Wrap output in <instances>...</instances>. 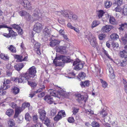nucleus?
<instances>
[{"mask_svg": "<svg viewBox=\"0 0 127 127\" xmlns=\"http://www.w3.org/2000/svg\"><path fill=\"white\" fill-rule=\"evenodd\" d=\"M71 61L69 57H66L63 55L56 56L53 61V63L56 66H62L65 63L70 62Z\"/></svg>", "mask_w": 127, "mask_h": 127, "instance_id": "nucleus-1", "label": "nucleus"}, {"mask_svg": "<svg viewBox=\"0 0 127 127\" xmlns=\"http://www.w3.org/2000/svg\"><path fill=\"white\" fill-rule=\"evenodd\" d=\"M57 92L56 91L53 90H49L48 92L50 93V95L52 96L57 97L60 98L59 95L62 96L64 97H66L68 95L66 92L64 91L62 89L60 88L59 90Z\"/></svg>", "mask_w": 127, "mask_h": 127, "instance_id": "nucleus-2", "label": "nucleus"}, {"mask_svg": "<svg viewBox=\"0 0 127 127\" xmlns=\"http://www.w3.org/2000/svg\"><path fill=\"white\" fill-rule=\"evenodd\" d=\"M28 74L22 73L21 77L19 78H15L14 81L16 82H18L19 83H24L26 82L27 80V79L28 78Z\"/></svg>", "mask_w": 127, "mask_h": 127, "instance_id": "nucleus-3", "label": "nucleus"}, {"mask_svg": "<svg viewBox=\"0 0 127 127\" xmlns=\"http://www.w3.org/2000/svg\"><path fill=\"white\" fill-rule=\"evenodd\" d=\"M36 68L34 66H32L30 67L29 69V73H26L25 74H28V78L27 79H29L30 77H33L35 75L36 73Z\"/></svg>", "mask_w": 127, "mask_h": 127, "instance_id": "nucleus-4", "label": "nucleus"}, {"mask_svg": "<svg viewBox=\"0 0 127 127\" xmlns=\"http://www.w3.org/2000/svg\"><path fill=\"white\" fill-rule=\"evenodd\" d=\"M76 100L79 103H85L87 101V96L85 97L80 94H78L76 95Z\"/></svg>", "mask_w": 127, "mask_h": 127, "instance_id": "nucleus-5", "label": "nucleus"}, {"mask_svg": "<svg viewBox=\"0 0 127 127\" xmlns=\"http://www.w3.org/2000/svg\"><path fill=\"white\" fill-rule=\"evenodd\" d=\"M42 29V25L39 23H37L34 26L33 31L36 32H40Z\"/></svg>", "mask_w": 127, "mask_h": 127, "instance_id": "nucleus-6", "label": "nucleus"}, {"mask_svg": "<svg viewBox=\"0 0 127 127\" xmlns=\"http://www.w3.org/2000/svg\"><path fill=\"white\" fill-rule=\"evenodd\" d=\"M76 65V67H74V69L77 70H79L83 68V64L79 61L78 62L76 61L73 62V65Z\"/></svg>", "mask_w": 127, "mask_h": 127, "instance_id": "nucleus-7", "label": "nucleus"}, {"mask_svg": "<svg viewBox=\"0 0 127 127\" xmlns=\"http://www.w3.org/2000/svg\"><path fill=\"white\" fill-rule=\"evenodd\" d=\"M113 28V26L111 25H106L102 27L101 31L103 33H107L110 31Z\"/></svg>", "mask_w": 127, "mask_h": 127, "instance_id": "nucleus-8", "label": "nucleus"}, {"mask_svg": "<svg viewBox=\"0 0 127 127\" xmlns=\"http://www.w3.org/2000/svg\"><path fill=\"white\" fill-rule=\"evenodd\" d=\"M56 51L60 52L61 54H65L67 52L66 48L65 46H60L57 47Z\"/></svg>", "mask_w": 127, "mask_h": 127, "instance_id": "nucleus-9", "label": "nucleus"}, {"mask_svg": "<svg viewBox=\"0 0 127 127\" xmlns=\"http://www.w3.org/2000/svg\"><path fill=\"white\" fill-rule=\"evenodd\" d=\"M38 113L40 114V119L43 121L46 118V112L44 110L40 109L39 110Z\"/></svg>", "mask_w": 127, "mask_h": 127, "instance_id": "nucleus-10", "label": "nucleus"}, {"mask_svg": "<svg viewBox=\"0 0 127 127\" xmlns=\"http://www.w3.org/2000/svg\"><path fill=\"white\" fill-rule=\"evenodd\" d=\"M34 50L36 51L37 54L39 55L41 54L39 48L40 44L38 42H33Z\"/></svg>", "mask_w": 127, "mask_h": 127, "instance_id": "nucleus-11", "label": "nucleus"}, {"mask_svg": "<svg viewBox=\"0 0 127 127\" xmlns=\"http://www.w3.org/2000/svg\"><path fill=\"white\" fill-rule=\"evenodd\" d=\"M23 5L28 9L30 10L32 9V5L30 2L28 0H23Z\"/></svg>", "mask_w": 127, "mask_h": 127, "instance_id": "nucleus-12", "label": "nucleus"}, {"mask_svg": "<svg viewBox=\"0 0 127 127\" xmlns=\"http://www.w3.org/2000/svg\"><path fill=\"white\" fill-rule=\"evenodd\" d=\"M51 30L47 27H45L43 30V33L45 37L49 36L51 34Z\"/></svg>", "mask_w": 127, "mask_h": 127, "instance_id": "nucleus-13", "label": "nucleus"}, {"mask_svg": "<svg viewBox=\"0 0 127 127\" xmlns=\"http://www.w3.org/2000/svg\"><path fill=\"white\" fill-rule=\"evenodd\" d=\"M44 99L45 101L50 104H52L54 102L53 97L49 95H47L45 96Z\"/></svg>", "mask_w": 127, "mask_h": 127, "instance_id": "nucleus-14", "label": "nucleus"}, {"mask_svg": "<svg viewBox=\"0 0 127 127\" xmlns=\"http://www.w3.org/2000/svg\"><path fill=\"white\" fill-rule=\"evenodd\" d=\"M44 84V82H43L41 80H39V88L35 92L36 93L41 92L45 89V86Z\"/></svg>", "mask_w": 127, "mask_h": 127, "instance_id": "nucleus-15", "label": "nucleus"}, {"mask_svg": "<svg viewBox=\"0 0 127 127\" xmlns=\"http://www.w3.org/2000/svg\"><path fill=\"white\" fill-rule=\"evenodd\" d=\"M60 41L57 39H54L51 40L49 45L51 46L54 47L60 43Z\"/></svg>", "mask_w": 127, "mask_h": 127, "instance_id": "nucleus-16", "label": "nucleus"}, {"mask_svg": "<svg viewBox=\"0 0 127 127\" xmlns=\"http://www.w3.org/2000/svg\"><path fill=\"white\" fill-rule=\"evenodd\" d=\"M22 111V108L20 107H17L15 110V114L14 116V118H17L19 114Z\"/></svg>", "mask_w": 127, "mask_h": 127, "instance_id": "nucleus-17", "label": "nucleus"}, {"mask_svg": "<svg viewBox=\"0 0 127 127\" xmlns=\"http://www.w3.org/2000/svg\"><path fill=\"white\" fill-rule=\"evenodd\" d=\"M24 66V64L23 63H20L15 65L14 67L16 70L19 71Z\"/></svg>", "mask_w": 127, "mask_h": 127, "instance_id": "nucleus-18", "label": "nucleus"}, {"mask_svg": "<svg viewBox=\"0 0 127 127\" xmlns=\"http://www.w3.org/2000/svg\"><path fill=\"white\" fill-rule=\"evenodd\" d=\"M43 121H44L45 124L47 127H54V125H52V124L50 122V121L49 119L45 118Z\"/></svg>", "mask_w": 127, "mask_h": 127, "instance_id": "nucleus-19", "label": "nucleus"}, {"mask_svg": "<svg viewBox=\"0 0 127 127\" xmlns=\"http://www.w3.org/2000/svg\"><path fill=\"white\" fill-rule=\"evenodd\" d=\"M8 127H15V123L14 120L10 119L8 121Z\"/></svg>", "mask_w": 127, "mask_h": 127, "instance_id": "nucleus-20", "label": "nucleus"}, {"mask_svg": "<svg viewBox=\"0 0 127 127\" xmlns=\"http://www.w3.org/2000/svg\"><path fill=\"white\" fill-rule=\"evenodd\" d=\"M62 15L64 17H68L69 18V15H70V12L68 11L65 10L61 11Z\"/></svg>", "mask_w": 127, "mask_h": 127, "instance_id": "nucleus-21", "label": "nucleus"}, {"mask_svg": "<svg viewBox=\"0 0 127 127\" xmlns=\"http://www.w3.org/2000/svg\"><path fill=\"white\" fill-rule=\"evenodd\" d=\"M120 56L122 57L127 58V50H123L121 51L120 53Z\"/></svg>", "mask_w": 127, "mask_h": 127, "instance_id": "nucleus-22", "label": "nucleus"}, {"mask_svg": "<svg viewBox=\"0 0 127 127\" xmlns=\"http://www.w3.org/2000/svg\"><path fill=\"white\" fill-rule=\"evenodd\" d=\"M106 71L108 74L113 73L114 72L113 69L109 64L107 65Z\"/></svg>", "mask_w": 127, "mask_h": 127, "instance_id": "nucleus-23", "label": "nucleus"}, {"mask_svg": "<svg viewBox=\"0 0 127 127\" xmlns=\"http://www.w3.org/2000/svg\"><path fill=\"white\" fill-rule=\"evenodd\" d=\"M89 80H87L85 82H81L80 85L82 88L87 87L89 85Z\"/></svg>", "mask_w": 127, "mask_h": 127, "instance_id": "nucleus-24", "label": "nucleus"}, {"mask_svg": "<svg viewBox=\"0 0 127 127\" xmlns=\"http://www.w3.org/2000/svg\"><path fill=\"white\" fill-rule=\"evenodd\" d=\"M96 40V39L94 37H92V39H91L90 43L93 46L95 47L96 46L97 43Z\"/></svg>", "mask_w": 127, "mask_h": 127, "instance_id": "nucleus-25", "label": "nucleus"}, {"mask_svg": "<svg viewBox=\"0 0 127 127\" xmlns=\"http://www.w3.org/2000/svg\"><path fill=\"white\" fill-rule=\"evenodd\" d=\"M19 89L16 87L13 88L12 90V93L15 95L17 94L19 92Z\"/></svg>", "mask_w": 127, "mask_h": 127, "instance_id": "nucleus-26", "label": "nucleus"}, {"mask_svg": "<svg viewBox=\"0 0 127 127\" xmlns=\"http://www.w3.org/2000/svg\"><path fill=\"white\" fill-rule=\"evenodd\" d=\"M0 57L1 59H2L5 61H8L9 60V57L7 55H5L4 54H1L0 55Z\"/></svg>", "mask_w": 127, "mask_h": 127, "instance_id": "nucleus-27", "label": "nucleus"}, {"mask_svg": "<svg viewBox=\"0 0 127 127\" xmlns=\"http://www.w3.org/2000/svg\"><path fill=\"white\" fill-rule=\"evenodd\" d=\"M100 24V22L98 21L95 20L93 21L91 27L92 29L96 27Z\"/></svg>", "mask_w": 127, "mask_h": 127, "instance_id": "nucleus-28", "label": "nucleus"}, {"mask_svg": "<svg viewBox=\"0 0 127 127\" xmlns=\"http://www.w3.org/2000/svg\"><path fill=\"white\" fill-rule=\"evenodd\" d=\"M8 28L10 29L9 30V36H10V37H13L16 35V33L14 32V31L11 29V28L9 27Z\"/></svg>", "mask_w": 127, "mask_h": 127, "instance_id": "nucleus-29", "label": "nucleus"}, {"mask_svg": "<svg viewBox=\"0 0 127 127\" xmlns=\"http://www.w3.org/2000/svg\"><path fill=\"white\" fill-rule=\"evenodd\" d=\"M110 23L113 25H116L117 22L114 18L113 17L110 16L109 19Z\"/></svg>", "mask_w": 127, "mask_h": 127, "instance_id": "nucleus-30", "label": "nucleus"}, {"mask_svg": "<svg viewBox=\"0 0 127 127\" xmlns=\"http://www.w3.org/2000/svg\"><path fill=\"white\" fill-rule=\"evenodd\" d=\"M70 13L69 16V18L70 19H72L74 21L76 20L78 18L77 16L75 14H72Z\"/></svg>", "mask_w": 127, "mask_h": 127, "instance_id": "nucleus-31", "label": "nucleus"}, {"mask_svg": "<svg viewBox=\"0 0 127 127\" xmlns=\"http://www.w3.org/2000/svg\"><path fill=\"white\" fill-rule=\"evenodd\" d=\"M112 46L115 50H117V49L119 47V45L117 42H113L111 44Z\"/></svg>", "mask_w": 127, "mask_h": 127, "instance_id": "nucleus-32", "label": "nucleus"}, {"mask_svg": "<svg viewBox=\"0 0 127 127\" xmlns=\"http://www.w3.org/2000/svg\"><path fill=\"white\" fill-rule=\"evenodd\" d=\"M110 37L111 39L115 40L118 38L119 36L116 34L113 33L110 35Z\"/></svg>", "mask_w": 127, "mask_h": 127, "instance_id": "nucleus-33", "label": "nucleus"}, {"mask_svg": "<svg viewBox=\"0 0 127 127\" xmlns=\"http://www.w3.org/2000/svg\"><path fill=\"white\" fill-rule=\"evenodd\" d=\"M14 113V111L11 109H9L7 110L6 112V114L9 116H11Z\"/></svg>", "mask_w": 127, "mask_h": 127, "instance_id": "nucleus-34", "label": "nucleus"}, {"mask_svg": "<svg viewBox=\"0 0 127 127\" xmlns=\"http://www.w3.org/2000/svg\"><path fill=\"white\" fill-rule=\"evenodd\" d=\"M127 61L125 59L124 60H122L120 61L119 64L120 65L122 66H125L127 64Z\"/></svg>", "mask_w": 127, "mask_h": 127, "instance_id": "nucleus-35", "label": "nucleus"}, {"mask_svg": "<svg viewBox=\"0 0 127 127\" xmlns=\"http://www.w3.org/2000/svg\"><path fill=\"white\" fill-rule=\"evenodd\" d=\"M9 50L13 53H15L16 52L15 48L12 45H11L8 47Z\"/></svg>", "mask_w": 127, "mask_h": 127, "instance_id": "nucleus-36", "label": "nucleus"}, {"mask_svg": "<svg viewBox=\"0 0 127 127\" xmlns=\"http://www.w3.org/2000/svg\"><path fill=\"white\" fill-rule=\"evenodd\" d=\"M104 4L105 8H109L111 6L112 3L109 1H105Z\"/></svg>", "mask_w": 127, "mask_h": 127, "instance_id": "nucleus-37", "label": "nucleus"}, {"mask_svg": "<svg viewBox=\"0 0 127 127\" xmlns=\"http://www.w3.org/2000/svg\"><path fill=\"white\" fill-rule=\"evenodd\" d=\"M91 125L93 127H100V125L99 123L96 121L92 122Z\"/></svg>", "mask_w": 127, "mask_h": 127, "instance_id": "nucleus-38", "label": "nucleus"}, {"mask_svg": "<svg viewBox=\"0 0 127 127\" xmlns=\"http://www.w3.org/2000/svg\"><path fill=\"white\" fill-rule=\"evenodd\" d=\"M58 115L62 118V117H64L65 115V112L64 111H61L59 112L58 113Z\"/></svg>", "mask_w": 127, "mask_h": 127, "instance_id": "nucleus-39", "label": "nucleus"}, {"mask_svg": "<svg viewBox=\"0 0 127 127\" xmlns=\"http://www.w3.org/2000/svg\"><path fill=\"white\" fill-rule=\"evenodd\" d=\"M29 79H28L27 82V81L28 83V84L31 87L34 88L37 85V84L36 83L34 82H31L29 81Z\"/></svg>", "mask_w": 127, "mask_h": 127, "instance_id": "nucleus-40", "label": "nucleus"}, {"mask_svg": "<svg viewBox=\"0 0 127 127\" xmlns=\"http://www.w3.org/2000/svg\"><path fill=\"white\" fill-rule=\"evenodd\" d=\"M16 59H17L18 62H22V59L23 58V56L21 55H16L15 56Z\"/></svg>", "mask_w": 127, "mask_h": 127, "instance_id": "nucleus-41", "label": "nucleus"}, {"mask_svg": "<svg viewBox=\"0 0 127 127\" xmlns=\"http://www.w3.org/2000/svg\"><path fill=\"white\" fill-rule=\"evenodd\" d=\"M86 76V75L85 73L83 72L80 73L78 75V77L80 79H83Z\"/></svg>", "mask_w": 127, "mask_h": 127, "instance_id": "nucleus-42", "label": "nucleus"}, {"mask_svg": "<svg viewBox=\"0 0 127 127\" xmlns=\"http://www.w3.org/2000/svg\"><path fill=\"white\" fill-rule=\"evenodd\" d=\"M32 117L29 113H27L25 115V119L27 121H30Z\"/></svg>", "mask_w": 127, "mask_h": 127, "instance_id": "nucleus-43", "label": "nucleus"}, {"mask_svg": "<svg viewBox=\"0 0 127 127\" xmlns=\"http://www.w3.org/2000/svg\"><path fill=\"white\" fill-rule=\"evenodd\" d=\"M56 113L57 111L56 109L55 108H53L51 111L50 114L51 116H53L56 114Z\"/></svg>", "mask_w": 127, "mask_h": 127, "instance_id": "nucleus-44", "label": "nucleus"}, {"mask_svg": "<svg viewBox=\"0 0 127 127\" xmlns=\"http://www.w3.org/2000/svg\"><path fill=\"white\" fill-rule=\"evenodd\" d=\"M123 14L124 15H127V5H124L123 8Z\"/></svg>", "mask_w": 127, "mask_h": 127, "instance_id": "nucleus-45", "label": "nucleus"}, {"mask_svg": "<svg viewBox=\"0 0 127 127\" xmlns=\"http://www.w3.org/2000/svg\"><path fill=\"white\" fill-rule=\"evenodd\" d=\"M106 37V35L104 34H100L98 36L99 39L100 40H103Z\"/></svg>", "mask_w": 127, "mask_h": 127, "instance_id": "nucleus-46", "label": "nucleus"}, {"mask_svg": "<svg viewBox=\"0 0 127 127\" xmlns=\"http://www.w3.org/2000/svg\"><path fill=\"white\" fill-rule=\"evenodd\" d=\"M104 13V12L102 10H100L99 11L98 13V16L99 18H100L101 17Z\"/></svg>", "mask_w": 127, "mask_h": 127, "instance_id": "nucleus-47", "label": "nucleus"}, {"mask_svg": "<svg viewBox=\"0 0 127 127\" xmlns=\"http://www.w3.org/2000/svg\"><path fill=\"white\" fill-rule=\"evenodd\" d=\"M19 13L20 16H22L26 15L27 14V13L24 10H22L19 12Z\"/></svg>", "mask_w": 127, "mask_h": 127, "instance_id": "nucleus-48", "label": "nucleus"}, {"mask_svg": "<svg viewBox=\"0 0 127 127\" xmlns=\"http://www.w3.org/2000/svg\"><path fill=\"white\" fill-rule=\"evenodd\" d=\"M30 105V104L29 103H24L22 104V108L23 109L25 108L26 107H29Z\"/></svg>", "mask_w": 127, "mask_h": 127, "instance_id": "nucleus-49", "label": "nucleus"}, {"mask_svg": "<svg viewBox=\"0 0 127 127\" xmlns=\"http://www.w3.org/2000/svg\"><path fill=\"white\" fill-rule=\"evenodd\" d=\"M33 120L34 122L37 123L38 121V117L37 115H34L33 116Z\"/></svg>", "mask_w": 127, "mask_h": 127, "instance_id": "nucleus-50", "label": "nucleus"}, {"mask_svg": "<svg viewBox=\"0 0 127 127\" xmlns=\"http://www.w3.org/2000/svg\"><path fill=\"white\" fill-rule=\"evenodd\" d=\"M121 40L123 43L125 44H127V37H123L121 38Z\"/></svg>", "mask_w": 127, "mask_h": 127, "instance_id": "nucleus-51", "label": "nucleus"}, {"mask_svg": "<svg viewBox=\"0 0 127 127\" xmlns=\"http://www.w3.org/2000/svg\"><path fill=\"white\" fill-rule=\"evenodd\" d=\"M12 66L10 64H8L6 66V68L8 70L10 71H12Z\"/></svg>", "mask_w": 127, "mask_h": 127, "instance_id": "nucleus-52", "label": "nucleus"}, {"mask_svg": "<svg viewBox=\"0 0 127 127\" xmlns=\"http://www.w3.org/2000/svg\"><path fill=\"white\" fill-rule=\"evenodd\" d=\"M101 80L102 81V87L104 88H106L107 87V84L105 81H103L102 80Z\"/></svg>", "mask_w": 127, "mask_h": 127, "instance_id": "nucleus-53", "label": "nucleus"}, {"mask_svg": "<svg viewBox=\"0 0 127 127\" xmlns=\"http://www.w3.org/2000/svg\"><path fill=\"white\" fill-rule=\"evenodd\" d=\"M10 106L13 108H17L16 107V105L14 102H12L10 104Z\"/></svg>", "mask_w": 127, "mask_h": 127, "instance_id": "nucleus-54", "label": "nucleus"}, {"mask_svg": "<svg viewBox=\"0 0 127 127\" xmlns=\"http://www.w3.org/2000/svg\"><path fill=\"white\" fill-rule=\"evenodd\" d=\"M101 114L103 115V116L104 117H105L107 115V114L105 112V110L103 109L100 112Z\"/></svg>", "mask_w": 127, "mask_h": 127, "instance_id": "nucleus-55", "label": "nucleus"}, {"mask_svg": "<svg viewBox=\"0 0 127 127\" xmlns=\"http://www.w3.org/2000/svg\"><path fill=\"white\" fill-rule=\"evenodd\" d=\"M115 2L118 6L120 5L122 3V0H115Z\"/></svg>", "mask_w": 127, "mask_h": 127, "instance_id": "nucleus-56", "label": "nucleus"}, {"mask_svg": "<svg viewBox=\"0 0 127 127\" xmlns=\"http://www.w3.org/2000/svg\"><path fill=\"white\" fill-rule=\"evenodd\" d=\"M61 118L60 117V116L58 115V114L54 118V119L55 121H57Z\"/></svg>", "mask_w": 127, "mask_h": 127, "instance_id": "nucleus-57", "label": "nucleus"}, {"mask_svg": "<svg viewBox=\"0 0 127 127\" xmlns=\"http://www.w3.org/2000/svg\"><path fill=\"white\" fill-rule=\"evenodd\" d=\"M12 27L15 29L17 30L20 27L18 25L16 24H13L12 25Z\"/></svg>", "mask_w": 127, "mask_h": 127, "instance_id": "nucleus-58", "label": "nucleus"}, {"mask_svg": "<svg viewBox=\"0 0 127 127\" xmlns=\"http://www.w3.org/2000/svg\"><path fill=\"white\" fill-rule=\"evenodd\" d=\"M6 92L5 91H2L0 90V96H3L5 95Z\"/></svg>", "mask_w": 127, "mask_h": 127, "instance_id": "nucleus-59", "label": "nucleus"}, {"mask_svg": "<svg viewBox=\"0 0 127 127\" xmlns=\"http://www.w3.org/2000/svg\"><path fill=\"white\" fill-rule=\"evenodd\" d=\"M74 121V119L73 117H69L68 119V122L70 123H73Z\"/></svg>", "mask_w": 127, "mask_h": 127, "instance_id": "nucleus-60", "label": "nucleus"}, {"mask_svg": "<svg viewBox=\"0 0 127 127\" xmlns=\"http://www.w3.org/2000/svg\"><path fill=\"white\" fill-rule=\"evenodd\" d=\"M41 124L40 123H37L35 125L32 126L31 127H41Z\"/></svg>", "mask_w": 127, "mask_h": 127, "instance_id": "nucleus-61", "label": "nucleus"}, {"mask_svg": "<svg viewBox=\"0 0 127 127\" xmlns=\"http://www.w3.org/2000/svg\"><path fill=\"white\" fill-rule=\"evenodd\" d=\"M86 111L87 114H94L93 111L91 109L87 110H86Z\"/></svg>", "mask_w": 127, "mask_h": 127, "instance_id": "nucleus-62", "label": "nucleus"}, {"mask_svg": "<svg viewBox=\"0 0 127 127\" xmlns=\"http://www.w3.org/2000/svg\"><path fill=\"white\" fill-rule=\"evenodd\" d=\"M78 111V109L75 108H73V113L74 115L76 114L77 113Z\"/></svg>", "mask_w": 127, "mask_h": 127, "instance_id": "nucleus-63", "label": "nucleus"}, {"mask_svg": "<svg viewBox=\"0 0 127 127\" xmlns=\"http://www.w3.org/2000/svg\"><path fill=\"white\" fill-rule=\"evenodd\" d=\"M122 82L124 85V87H127V81L126 80L123 79Z\"/></svg>", "mask_w": 127, "mask_h": 127, "instance_id": "nucleus-64", "label": "nucleus"}]
</instances>
